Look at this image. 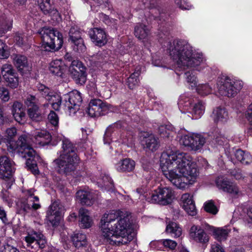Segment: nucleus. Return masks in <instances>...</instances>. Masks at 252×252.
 <instances>
[{
    "label": "nucleus",
    "instance_id": "1",
    "mask_svg": "<svg viewBox=\"0 0 252 252\" xmlns=\"http://www.w3.org/2000/svg\"><path fill=\"white\" fill-rule=\"evenodd\" d=\"M100 223L102 234L110 245H126L133 239L134 233L129 227V216L126 213L114 210L105 213Z\"/></svg>",
    "mask_w": 252,
    "mask_h": 252
},
{
    "label": "nucleus",
    "instance_id": "2",
    "mask_svg": "<svg viewBox=\"0 0 252 252\" xmlns=\"http://www.w3.org/2000/svg\"><path fill=\"white\" fill-rule=\"evenodd\" d=\"M164 46L178 67L195 68L200 70L204 61L202 54L194 52L192 47L186 40L175 39L169 41Z\"/></svg>",
    "mask_w": 252,
    "mask_h": 252
},
{
    "label": "nucleus",
    "instance_id": "3",
    "mask_svg": "<svg viewBox=\"0 0 252 252\" xmlns=\"http://www.w3.org/2000/svg\"><path fill=\"white\" fill-rule=\"evenodd\" d=\"M17 133L16 129L14 127L7 128L5 132L4 138L2 141L3 144L7 147V151L13 153L15 151L19 153L20 156L27 159L26 165L27 168L32 173H38L36 161L39 159V157L32 147L30 138L26 135H21L17 141L12 140V138Z\"/></svg>",
    "mask_w": 252,
    "mask_h": 252
},
{
    "label": "nucleus",
    "instance_id": "4",
    "mask_svg": "<svg viewBox=\"0 0 252 252\" xmlns=\"http://www.w3.org/2000/svg\"><path fill=\"white\" fill-rule=\"evenodd\" d=\"M160 167L163 172L168 173H196L195 162L192 157L185 153L164 151L160 157Z\"/></svg>",
    "mask_w": 252,
    "mask_h": 252
},
{
    "label": "nucleus",
    "instance_id": "5",
    "mask_svg": "<svg viewBox=\"0 0 252 252\" xmlns=\"http://www.w3.org/2000/svg\"><path fill=\"white\" fill-rule=\"evenodd\" d=\"M62 135L58 136L59 140H62L63 151L60 152V158L52 163L55 172L58 173H67L74 171L79 163V158L75 153L76 148L70 141Z\"/></svg>",
    "mask_w": 252,
    "mask_h": 252
},
{
    "label": "nucleus",
    "instance_id": "6",
    "mask_svg": "<svg viewBox=\"0 0 252 252\" xmlns=\"http://www.w3.org/2000/svg\"><path fill=\"white\" fill-rule=\"evenodd\" d=\"M38 33L42 40L41 47L46 51L53 52L61 49L63 43L62 34L52 28L44 27Z\"/></svg>",
    "mask_w": 252,
    "mask_h": 252
},
{
    "label": "nucleus",
    "instance_id": "7",
    "mask_svg": "<svg viewBox=\"0 0 252 252\" xmlns=\"http://www.w3.org/2000/svg\"><path fill=\"white\" fill-rule=\"evenodd\" d=\"M48 120L49 125H51L54 128V131L51 134L47 133L45 130H36L34 132L32 135L35 139L33 141L36 144L44 145L47 143L51 139L56 137V132L58 128L59 117L57 114L54 111H51L48 116Z\"/></svg>",
    "mask_w": 252,
    "mask_h": 252
},
{
    "label": "nucleus",
    "instance_id": "8",
    "mask_svg": "<svg viewBox=\"0 0 252 252\" xmlns=\"http://www.w3.org/2000/svg\"><path fill=\"white\" fill-rule=\"evenodd\" d=\"M24 240L27 249L32 252H37L46 247L47 241L41 232L28 230Z\"/></svg>",
    "mask_w": 252,
    "mask_h": 252
},
{
    "label": "nucleus",
    "instance_id": "9",
    "mask_svg": "<svg viewBox=\"0 0 252 252\" xmlns=\"http://www.w3.org/2000/svg\"><path fill=\"white\" fill-rule=\"evenodd\" d=\"M178 106L183 113H189L192 115V119L199 118L204 113L205 106L203 102L199 101L192 106V101L190 98L186 96H181L178 101Z\"/></svg>",
    "mask_w": 252,
    "mask_h": 252
},
{
    "label": "nucleus",
    "instance_id": "10",
    "mask_svg": "<svg viewBox=\"0 0 252 252\" xmlns=\"http://www.w3.org/2000/svg\"><path fill=\"white\" fill-rule=\"evenodd\" d=\"M217 85L220 94L228 97L234 96L242 87L240 81H234L228 77L221 79L218 82Z\"/></svg>",
    "mask_w": 252,
    "mask_h": 252
},
{
    "label": "nucleus",
    "instance_id": "11",
    "mask_svg": "<svg viewBox=\"0 0 252 252\" xmlns=\"http://www.w3.org/2000/svg\"><path fill=\"white\" fill-rule=\"evenodd\" d=\"M177 188L184 189L187 185H192L197 180V174H163Z\"/></svg>",
    "mask_w": 252,
    "mask_h": 252
},
{
    "label": "nucleus",
    "instance_id": "12",
    "mask_svg": "<svg viewBox=\"0 0 252 252\" xmlns=\"http://www.w3.org/2000/svg\"><path fill=\"white\" fill-rule=\"evenodd\" d=\"M29 117L35 122L42 121L45 118L39 110V99L34 95H29L25 101Z\"/></svg>",
    "mask_w": 252,
    "mask_h": 252
},
{
    "label": "nucleus",
    "instance_id": "13",
    "mask_svg": "<svg viewBox=\"0 0 252 252\" xmlns=\"http://www.w3.org/2000/svg\"><path fill=\"white\" fill-rule=\"evenodd\" d=\"M69 72L77 84L83 85L87 80L86 68L78 60H73L69 66Z\"/></svg>",
    "mask_w": 252,
    "mask_h": 252
},
{
    "label": "nucleus",
    "instance_id": "14",
    "mask_svg": "<svg viewBox=\"0 0 252 252\" xmlns=\"http://www.w3.org/2000/svg\"><path fill=\"white\" fill-rule=\"evenodd\" d=\"M185 146L194 151H200L206 142V139L200 134H192L183 136L180 140Z\"/></svg>",
    "mask_w": 252,
    "mask_h": 252
},
{
    "label": "nucleus",
    "instance_id": "15",
    "mask_svg": "<svg viewBox=\"0 0 252 252\" xmlns=\"http://www.w3.org/2000/svg\"><path fill=\"white\" fill-rule=\"evenodd\" d=\"M82 100L80 93L77 90H74L64 95L63 105L70 113H75L79 109Z\"/></svg>",
    "mask_w": 252,
    "mask_h": 252
},
{
    "label": "nucleus",
    "instance_id": "16",
    "mask_svg": "<svg viewBox=\"0 0 252 252\" xmlns=\"http://www.w3.org/2000/svg\"><path fill=\"white\" fill-rule=\"evenodd\" d=\"M173 197V193L168 188H158L152 194L149 201L153 203L167 205L170 203Z\"/></svg>",
    "mask_w": 252,
    "mask_h": 252
},
{
    "label": "nucleus",
    "instance_id": "17",
    "mask_svg": "<svg viewBox=\"0 0 252 252\" xmlns=\"http://www.w3.org/2000/svg\"><path fill=\"white\" fill-rule=\"evenodd\" d=\"M65 208L64 206L58 201L53 202L47 211L46 217L53 226L58 225L61 220Z\"/></svg>",
    "mask_w": 252,
    "mask_h": 252
},
{
    "label": "nucleus",
    "instance_id": "18",
    "mask_svg": "<svg viewBox=\"0 0 252 252\" xmlns=\"http://www.w3.org/2000/svg\"><path fill=\"white\" fill-rule=\"evenodd\" d=\"M109 110L108 105L100 99H91L87 109V113L91 117H99L106 114Z\"/></svg>",
    "mask_w": 252,
    "mask_h": 252
},
{
    "label": "nucleus",
    "instance_id": "19",
    "mask_svg": "<svg viewBox=\"0 0 252 252\" xmlns=\"http://www.w3.org/2000/svg\"><path fill=\"white\" fill-rule=\"evenodd\" d=\"M1 75L10 88H15L18 86V77L11 64H5L2 65L1 68Z\"/></svg>",
    "mask_w": 252,
    "mask_h": 252
},
{
    "label": "nucleus",
    "instance_id": "20",
    "mask_svg": "<svg viewBox=\"0 0 252 252\" xmlns=\"http://www.w3.org/2000/svg\"><path fill=\"white\" fill-rule=\"evenodd\" d=\"M215 183L219 189L224 192L234 195H236L239 192L237 186L224 176H218L216 179Z\"/></svg>",
    "mask_w": 252,
    "mask_h": 252
},
{
    "label": "nucleus",
    "instance_id": "21",
    "mask_svg": "<svg viewBox=\"0 0 252 252\" xmlns=\"http://www.w3.org/2000/svg\"><path fill=\"white\" fill-rule=\"evenodd\" d=\"M180 205L188 215L191 216L196 215L197 209L193 199V195L191 194H183L180 198Z\"/></svg>",
    "mask_w": 252,
    "mask_h": 252
},
{
    "label": "nucleus",
    "instance_id": "22",
    "mask_svg": "<svg viewBox=\"0 0 252 252\" xmlns=\"http://www.w3.org/2000/svg\"><path fill=\"white\" fill-rule=\"evenodd\" d=\"M34 190L31 189L26 191L27 196V202H24L21 205V209L26 213L29 212L32 209L37 210L40 207V205L35 202L39 201V198L36 196H33Z\"/></svg>",
    "mask_w": 252,
    "mask_h": 252
},
{
    "label": "nucleus",
    "instance_id": "23",
    "mask_svg": "<svg viewBox=\"0 0 252 252\" xmlns=\"http://www.w3.org/2000/svg\"><path fill=\"white\" fill-rule=\"evenodd\" d=\"M89 36L95 45L101 47L107 41L106 35L104 31L99 28H94L89 31Z\"/></svg>",
    "mask_w": 252,
    "mask_h": 252
},
{
    "label": "nucleus",
    "instance_id": "24",
    "mask_svg": "<svg viewBox=\"0 0 252 252\" xmlns=\"http://www.w3.org/2000/svg\"><path fill=\"white\" fill-rule=\"evenodd\" d=\"M189 236L194 241L204 244L209 241V237L200 226L192 225L189 231Z\"/></svg>",
    "mask_w": 252,
    "mask_h": 252
},
{
    "label": "nucleus",
    "instance_id": "25",
    "mask_svg": "<svg viewBox=\"0 0 252 252\" xmlns=\"http://www.w3.org/2000/svg\"><path fill=\"white\" fill-rule=\"evenodd\" d=\"M158 138L153 134H146L143 140V144L144 148H146L151 151H156L159 146Z\"/></svg>",
    "mask_w": 252,
    "mask_h": 252
},
{
    "label": "nucleus",
    "instance_id": "26",
    "mask_svg": "<svg viewBox=\"0 0 252 252\" xmlns=\"http://www.w3.org/2000/svg\"><path fill=\"white\" fill-rule=\"evenodd\" d=\"M13 59L15 66L21 73H24L29 70L30 67L26 56L21 55H13Z\"/></svg>",
    "mask_w": 252,
    "mask_h": 252
},
{
    "label": "nucleus",
    "instance_id": "27",
    "mask_svg": "<svg viewBox=\"0 0 252 252\" xmlns=\"http://www.w3.org/2000/svg\"><path fill=\"white\" fill-rule=\"evenodd\" d=\"M72 241L74 247L80 250H86L89 247L87 237L83 233L74 234L71 237Z\"/></svg>",
    "mask_w": 252,
    "mask_h": 252
},
{
    "label": "nucleus",
    "instance_id": "28",
    "mask_svg": "<svg viewBox=\"0 0 252 252\" xmlns=\"http://www.w3.org/2000/svg\"><path fill=\"white\" fill-rule=\"evenodd\" d=\"M135 161L129 158H126L123 159L117 163L116 165V168L118 172H132L135 168Z\"/></svg>",
    "mask_w": 252,
    "mask_h": 252
},
{
    "label": "nucleus",
    "instance_id": "29",
    "mask_svg": "<svg viewBox=\"0 0 252 252\" xmlns=\"http://www.w3.org/2000/svg\"><path fill=\"white\" fill-rule=\"evenodd\" d=\"M212 117L216 123L223 124L227 121L228 114L224 108L218 107L214 110Z\"/></svg>",
    "mask_w": 252,
    "mask_h": 252
},
{
    "label": "nucleus",
    "instance_id": "30",
    "mask_svg": "<svg viewBox=\"0 0 252 252\" xmlns=\"http://www.w3.org/2000/svg\"><path fill=\"white\" fill-rule=\"evenodd\" d=\"M37 1L44 14L59 15L58 11L54 9L52 0H37Z\"/></svg>",
    "mask_w": 252,
    "mask_h": 252
},
{
    "label": "nucleus",
    "instance_id": "31",
    "mask_svg": "<svg viewBox=\"0 0 252 252\" xmlns=\"http://www.w3.org/2000/svg\"><path fill=\"white\" fill-rule=\"evenodd\" d=\"M76 197L82 205L90 206L94 201L93 194L89 191L79 190L76 192Z\"/></svg>",
    "mask_w": 252,
    "mask_h": 252
},
{
    "label": "nucleus",
    "instance_id": "32",
    "mask_svg": "<svg viewBox=\"0 0 252 252\" xmlns=\"http://www.w3.org/2000/svg\"><path fill=\"white\" fill-rule=\"evenodd\" d=\"M79 217L80 218V225L84 228H90L93 224V221L90 216L88 211L83 208L80 209L79 211Z\"/></svg>",
    "mask_w": 252,
    "mask_h": 252
},
{
    "label": "nucleus",
    "instance_id": "33",
    "mask_svg": "<svg viewBox=\"0 0 252 252\" xmlns=\"http://www.w3.org/2000/svg\"><path fill=\"white\" fill-rule=\"evenodd\" d=\"M12 113L15 120L21 124L25 122V113L21 103L16 102L13 104Z\"/></svg>",
    "mask_w": 252,
    "mask_h": 252
},
{
    "label": "nucleus",
    "instance_id": "34",
    "mask_svg": "<svg viewBox=\"0 0 252 252\" xmlns=\"http://www.w3.org/2000/svg\"><path fill=\"white\" fill-rule=\"evenodd\" d=\"M65 69L63 63L60 60H54L50 63L49 69L50 72L58 76H62Z\"/></svg>",
    "mask_w": 252,
    "mask_h": 252
},
{
    "label": "nucleus",
    "instance_id": "35",
    "mask_svg": "<svg viewBox=\"0 0 252 252\" xmlns=\"http://www.w3.org/2000/svg\"><path fill=\"white\" fill-rule=\"evenodd\" d=\"M1 171L5 173H14L15 167L14 162L6 156H1Z\"/></svg>",
    "mask_w": 252,
    "mask_h": 252
},
{
    "label": "nucleus",
    "instance_id": "36",
    "mask_svg": "<svg viewBox=\"0 0 252 252\" xmlns=\"http://www.w3.org/2000/svg\"><path fill=\"white\" fill-rule=\"evenodd\" d=\"M141 73L140 67H138L135 71L127 78L126 85L129 89H134L138 86L139 83V76Z\"/></svg>",
    "mask_w": 252,
    "mask_h": 252
},
{
    "label": "nucleus",
    "instance_id": "37",
    "mask_svg": "<svg viewBox=\"0 0 252 252\" xmlns=\"http://www.w3.org/2000/svg\"><path fill=\"white\" fill-rule=\"evenodd\" d=\"M235 157L238 161L243 164H248L252 161L251 155L248 152L238 149L235 153Z\"/></svg>",
    "mask_w": 252,
    "mask_h": 252
},
{
    "label": "nucleus",
    "instance_id": "38",
    "mask_svg": "<svg viewBox=\"0 0 252 252\" xmlns=\"http://www.w3.org/2000/svg\"><path fill=\"white\" fill-rule=\"evenodd\" d=\"M210 230L213 232L215 239L219 241H222L226 239L229 230L222 228L210 227Z\"/></svg>",
    "mask_w": 252,
    "mask_h": 252
},
{
    "label": "nucleus",
    "instance_id": "39",
    "mask_svg": "<svg viewBox=\"0 0 252 252\" xmlns=\"http://www.w3.org/2000/svg\"><path fill=\"white\" fill-rule=\"evenodd\" d=\"M166 232L174 237H179L182 234V229L177 223L171 221L167 224Z\"/></svg>",
    "mask_w": 252,
    "mask_h": 252
},
{
    "label": "nucleus",
    "instance_id": "40",
    "mask_svg": "<svg viewBox=\"0 0 252 252\" xmlns=\"http://www.w3.org/2000/svg\"><path fill=\"white\" fill-rule=\"evenodd\" d=\"M149 28L144 24H139L135 27L134 34L140 39H145L149 34Z\"/></svg>",
    "mask_w": 252,
    "mask_h": 252
},
{
    "label": "nucleus",
    "instance_id": "41",
    "mask_svg": "<svg viewBox=\"0 0 252 252\" xmlns=\"http://www.w3.org/2000/svg\"><path fill=\"white\" fill-rule=\"evenodd\" d=\"M73 51L78 53H83L86 51V47L82 38L69 41Z\"/></svg>",
    "mask_w": 252,
    "mask_h": 252
},
{
    "label": "nucleus",
    "instance_id": "42",
    "mask_svg": "<svg viewBox=\"0 0 252 252\" xmlns=\"http://www.w3.org/2000/svg\"><path fill=\"white\" fill-rule=\"evenodd\" d=\"M121 127V124L119 122L115 123L112 125L109 126L105 131L104 139V143H106L105 140L113 139V134H115V132L117 131Z\"/></svg>",
    "mask_w": 252,
    "mask_h": 252
},
{
    "label": "nucleus",
    "instance_id": "43",
    "mask_svg": "<svg viewBox=\"0 0 252 252\" xmlns=\"http://www.w3.org/2000/svg\"><path fill=\"white\" fill-rule=\"evenodd\" d=\"M13 19L10 16H3L1 19V34L11 30Z\"/></svg>",
    "mask_w": 252,
    "mask_h": 252
},
{
    "label": "nucleus",
    "instance_id": "44",
    "mask_svg": "<svg viewBox=\"0 0 252 252\" xmlns=\"http://www.w3.org/2000/svg\"><path fill=\"white\" fill-rule=\"evenodd\" d=\"M48 101L51 104L53 108L55 110L58 111L59 110L62 103V98L60 95L54 92L49 97Z\"/></svg>",
    "mask_w": 252,
    "mask_h": 252
},
{
    "label": "nucleus",
    "instance_id": "45",
    "mask_svg": "<svg viewBox=\"0 0 252 252\" xmlns=\"http://www.w3.org/2000/svg\"><path fill=\"white\" fill-rule=\"evenodd\" d=\"M196 90L201 95H206L211 93L212 87L209 84H200L197 87Z\"/></svg>",
    "mask_w": 252,
    "mask_h": 252
},
{
    "label": "nucleus",
    "instance_id": "46",
    "mask_svg": "<svg viewBox=\"0 0 252 252\" xmlns=\"http://www.w3.org/2000/svg\"><path fill=\"white\" fill-rule=\"evenodd\" d=\"M38 91L41 95L44 97L47 100L49 97L53 94V92L51 91L49 88L42 84H38L37 86Z\"/></svg>",
    "mask_w": 252,
    "mask_h": 252
},
{
    "label": "nucleus",
    "instance_id": "47",
    "mask_svg": "<svg viewBox=\"0 0 252 252\" xmlns=\"http://www.w3.org/2000/svg\"><path fill=\"white\" fill-rule=\"evenodd\" d=\"M81 32L76 27H72L69 32V41L82 38Z\"/></svg>",
    "mask_w": 252,
    "mask_h": 252
},
{
    "label": "nucleus",
    "instance_id": "48",
    "mask_svg": "<svg viewBox=\"0 0 252 252\" xmlns=\"http://www.w3.org/2000/svg\"><path fill=\"white\" fill-rule=\"evenodd\" d=\"M188 83L191 84V87H197L196 77L192 72L187 71L184 74Z\"/></svg>",
    "mask_w": 252,
    "mask_h": 252
},
{
    "label": "nucleus",
    "instance_id": "49",
    "mask_svg": "<svg viewBox=\"0 0 252 252\" xmlns=\"http://www.w3.org/2000/svg\"><path fill=\"white\" fill-rule=\"evenodd\" d=\"M103 186L105 189L107 190H113L114 188V183L111 178L109 177L108 174H104L102 178Z\"/></svg>",
    "mask_w": 252,
    "mask_h": 252
},
{
    "label": "nucleus",
    "instance_id": "50",
    "mask_svg": "<svg viewBox=\"0 0 252 252\" xmlns=\"http://www.w3.org/2000/svg\"><path fill=\"white\" fill-rule=\"evenodd\" d=\"M204 209L206 212L213 215L216 214L218 211L217 208L212 201L206 202L204 204Z\"/></svg>",
    "mask_w": 252,
    "mask_h": 252
},
{
    "label": "nucleus",
    "instance_id": "51",
    "mask_svg": "<svg viewBox=\"0 0 252 252\" xmlns=\"http://www.w3.org/2000/svg\"><path fill=\"white\" fill-rule=\"evenodd\" d=\"M158 243L162 244L165 248H168L170 250H174L177 246V243L173 240L170 239H165L161 240Z\"/></svg>",
    "mask_w": 252,
    "mask_h": 252
},
{
    "label": "nucleus",
    "instance_id": "52",
    "mask_svg": "<svg viewBox=\"0 0 252 252\" xmlns=\"http://www.w3.org/2000/svg\"><path fill=\"white\" fill-rule=\"evenodd\" d=\"M214 141L220 146H227L228 144V139L221 134L218 133L215 136L214 139Z\"/></svg>",
    "mask_w": 252,
    "mask_h": 252
},
{
    "label": "nucleus",
    "instance_id": "53",
    "mask_svg": "<svg viewBox=\"0 0 252 252\" xmlns=\"http://www.w3.org/2000/svg\"><path fill=\"white\" fill-rule=\"evenodd\" d=\"M9 55V47L5 43H1V59H7Z\"/></svg>",
    "mask_w": 252,
    "mask_h": 252
},
{
    "label": "nucleus",
    "instance_id": "54",
    "mask_svg": "<svg viewBox=\"0 0 252 252\" xmlns=\"http://www.w3.org/2000/svg\"><path fill=\"white\" fill-rule=\"evenodd\" d=\"M246 211H247V215L249 218L252 221V207H250L248 209H245L243 206H240L238 207L237 210L234 211V215H236L238 212H243V214H245Z\"/></svg>",
    "mask_w": 252,
    "mask_h": 252
},
{
    "label": "nucleus",
    "instance_id": "55",
    "mask_svg": "<svg viewBox=\"0 0 252 252\" xmlns=\"http://www.w3.org/2000/svg\"><path fill=\"white\" fill-rule=\"evenodd\" d=\"M2 250H1V252H19L15 247H14L9 244H6L3 246Z\"/></svg>",
    "mask_w": 252,
    "mask_h": 252
},
{
    "label": "nucleus",
    "instance_id": "56",
    "mask_svg": "<svg viewBox=\"0 0 252 252\" xmlns=\"http://www.w3.org/2000/svg\"><path fill=\"white\" fill-rule=\"evenodd\" d=\"M176 4L182 9H189V5L187 3V0H175Z\"/></svg>",
    "mask_w": 252,
    "mask_h": 252
},
{
    "label": "nucleus",
    "instance_id": "57",
    "mask_svg": "<svg viewBox=\"0 0 252 252\" xmlns=\"http://www.w3.org/2000/svg\"><path fill=\"white\" fill-rule=\"evenodd\" d=\"M14 38L17 43L19 45H22L26 43V40L24 38V35L21 33H16Z\"/></svg>",
    "mask_w": 252,
    "mask_h": 252
},
{
    "label": "nucleus",
    "instance_id": "58",
    "mask_svg": "<svg viewBox=\"0 0 252 252\" xmlns=\"http://www.w3.org/2000/svg\"><path fill=\"white\" fill-rule=\"evenodd\" d=\"M210 252H225L223 248L219 244L212 245Z\"/></svg>",
    "mask_w": 252,
    "mask_h": 252
},
{
    "label": "nucleus",
    "instance_id": "59",
    "mask_svg": "<svg viewBox=\"0 0 252 252\" xmlns=\"http://www.w3.org/2000/svg\"><path fill=\"white\" fill-rule=\"evenodd\" d=\"M2 93H1V99L3 101L6 102L9 99V92L6 89L3 88L2 90Z\"/></svg>",
    "mask_w": 252,
    "mask_h": 252
},
{
    "label": "nucleus",
    "instance_id": "60",
    "mask_svg": "<svg viewBox=\"0 0 252 252\" xmlns=\"http://www.w3.org/2000/svg\"><path fill=\"white\" fill-rule=\"evenodd\" d=\"M246 116L250 123H252V103L249 106Z\"/></svg>",
    "mask_w": 252,
    "mask_h": 252
},
{
    "label": "nucleus",
    "instance_id": "61",
    "mask_svg": "<svg viewBox=\"0 0 252 252\" xmlns=\"http://www.w3.org/2000/svg\"><path fill=\"white\" fill-rule=\"evenodd\" d=\"M1 220L4 224H9V221L6 217L5 212L2 210H1Z\"/></svg>",
    "mask_w": 252,
    "mask_h": 252
},
{
    "label": "nucleus",
    "instance_id": "62",
    "mask_svg": "<svg viewBox=\"0 0 252 252\" xmlns=\"http://www.w3.org/2000/svg\"><path fill=\"white\" fill-rule=\"evenodd\" d=\"M89 94L90 95H93L96 96L99 95V93L94 87L89 91Z\"/></svg>",
    "mask_w": 252,
    "mask_h": 252
},
{
    "label": "nucleus",
    "instance_id": "63",
    "mask_svg": "<svg viewBox=\"0 0 252 252\" xmlns=\"http://www.w3.org/2000/svg\"><path fill=\"white\" fill-rule=\"evenodd\" d=\"M142 167L144 169V171L146 172H152V169L151 166L150 164H143Z\"/></svg>",
    "mask_w": 252,
    "mask_h": 252
},
{
    "label": "nucleus",
    "instance_id": "64",
    "mask_svg": "<svg viewBox=\"0 0 252 252\" xmlns=\"http://www.w3.org/2000/svg\"><path fill=\"white\" fill-rule=\"evenodd\" d=\"M76 215L75 213H72L69 218H68V220H70V221H73L75 219H76Z\"/></svg>",
    "mask_w": 252,
    "mask_h": 252
}]
</instances>
